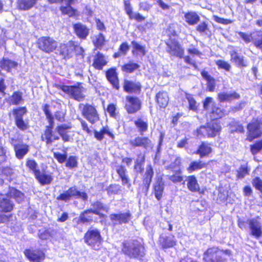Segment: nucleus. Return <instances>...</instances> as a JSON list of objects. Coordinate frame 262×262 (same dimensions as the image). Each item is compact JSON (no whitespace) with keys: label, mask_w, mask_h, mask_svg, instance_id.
<instances>
[{"label":"nucleus","mask_w":262,"mask_h":262,"mask_svg":"<svg viewBox=\"0 0 262 262\" xmlns=\"http://www.w3.org/2000/svg\"><path fill=\"white\" fill-rule=\"evenodd\" d=\"M14 208V204L8 198L0 199V224L9 222L13 216L11 212Z\"/></svg>","instance_id":"nucleus-11"},{"label":"nucleus","mask_w":262,"mask_h":262,"mask_svg":"<svg viewBox=\"0 0 262 262\" xmlns=\"http://www.w3.org/2000/svg\"><path fill=\"white\" fill-rule=\"evenodd\" d=\"M55 86L76 101H80L85 98V95L83 94V91L85 89L82 86V83L80 82H78L75 85H72L56 84Z\"/></svg>","instance_id":"nucleus-9"},{"label":"nucleus","mask_w":262,"mask_h":262,"mask_svg":"<svg viewBox=\"0 0 262 262\" xmlns=\"http://www.w3.org/2000/svg\"><path fill=\"white\" fill-rule=\"evenodd\" d=\"M132 45V53L134 55H140L144 56L146 53L145 47L139 43L135 40L131 42Z\"/></svg>","instance_id":"nucleus-49"},{"label":"nucleus","mask_w":262,"mask_h":262,"mask_svg":"<svg viewBox=\"0 0 262 262\" xmlns=\"http://www.w3.org/2000/svg\"><path fill=\"white\" fill-rule=\"evenodd\" d=\"M201 75L207 81V88L209 92H213L215 86V81L213 77H211L208 72L203 70L201 71Z\"/></svg>","instance_id":"nucleus-48"},{"label":"nucleus","mask_w":262,"mask_h":262,"mask_svg":"<svg viewBox=\"0 0 262 262\" xmlns=\"http://www.w3.org/2000/svg\"><path fill=\"white\" fill-rule=\"evenodd\" d=\"M26 258L30 262H41L45 259L46 254L40 248L26 249L24 251Z\"/></svg>","instance_id":"nucleus-17"},{"label":"nucleus","mask_w":262,"mask_h":262,"mask_svg":"<svg viewBox=\"0 0 262 262\" xmlns=\"http://www.w3.org/2000/svg\"><path fill=\"white\" fill-rule=\"evenodd\" d=\"M38 0H17V8L19 10H28L32 8Z\"/></svg>","instance_id":"nucleus-45"},{"label":"nucleus","mask_w":262,"mask_h":262,"mask_svg":"<svg viewBox=\"0 0 262 262\" xmlns=\"http://www.w3.org/2000/svg\"><path fill=\"white\" fill-rule=\"evenodd\" d=\"M165 44L166 51L170 56L183 58L186 63L192 66L195 69H198L196 62L189 55L184 56V50L177 40L169 39L165 42Z\"/></svg>","instance_id":"nucleus-4"},{"label":"nucleus","mask_w":262,"mask_h":262,"mask_svg":"<svg viewBox=\"0 0 262 262\" xmlns=\"http://www.w3.org/2000/svg\"><path fill=\"white\" fill-rule=\"evenodd\" d=\"M250 150L252 155L254 156L262 150V139L257 140L250 145Z\"/></svg>","instance_id":"nucleus-54"},{"label":"nucleus","mask_w":262,"mask_h":262,"mask_svg":"<svg viewBox=\"0 0 262 262\" xmlns=\"http://www.w3.org/2000/svg\"><path fill=\"white\" fill-rule=\"evenodd\" d=\"M164 188L165 186L163 185H153L152 193L157 201H161L163 196Z\"/></svg>","instance_id":"nucleus-52"},{"label":"nucleus","mask_w":262,"mask_h":262,"mask_svg":"<svg viewBox=\"0 0 262 262\" xmlns=\"http://www.w3.org/2000/svg\"><path fill=\"white\" fill-rule=\"evenodd\" d=\"M94 212L92 208H88L81 212L76 222L77 224H91L95 222Z\"/></svg>","instance_id":"nucleus-27"},{"label":"nucleus","mask_w":262,"mask_h":262,"mask_svg":"<svg viewBox=\"0 0 262 262\" xmlns=\"http://www.w3.org/2000/svg\"><path fill=\"white\" fill-rule=\"evenodd\" d=\"M72 126L70 124H60L56 126V130L58 134L59 138H61L63 142H69L71 141L72 137L68 134V130Z\"/></svg>","instance_id":"nucleus-30"},{"label":"nucleus","mask_w":262,"mask_h":262,"mask_svg":"<svg viewBox=\"0 0 262 262\" xmlns=\"http://www.w3.org/2000/svg\"><path fill=\"white\" fill-rule=\"evenodd\" d=\"M134 124L138 131L141 134L148 130V123L146 118L138 117L136 119L134 120Z\"/></svg>","instance_id":"nucleus-38"},{"label":"nucleus","mask_w":262,"mask_h":262,"mask_svg":"<svg viewBox=\"0 0 262 262\" xmlns=\"http://www.w3.org/2000/svg\"><path fill=\"white\" fill-rule=\"evenodd\" d=\"M185 98L188 102V108L189 110L193 111H196L198 110V105L196 101L193 98L192 95L190 94L186 93Z\"/></svg>","instance_id":"nucleus-57"},{"label":"nucleus","mask_w":262,"mask_h":262,"mask_svg":"<svg viewBox=\"0 0 262 262\" xmlns=\"http://www.w3.org/2000/svg\"><path fill=\"white\" fill-rule=\"evenodd\" d=\"M130 46L127 41H123L120 45L118 51L114 53L113 57L115 59L119 58L127 54L129 50Z\"/></svg>","instance_id":"nucleus-50"},{"label":"nucleus","mask_w":262,"mask_h":262,"mask_svg":"<svg viewBox=\"0 0 262 262\" xmlns=\"http://www.w3.org/2000/svg\"><path fill=\"white\" fill-rule=\"evenodd\" d=\"M129 145L133 148L142 147L147 149L153 147L151 140L147 136H137L129 141Z\"/></svg>","instance_id":"nucleus-20"},{"label":"nucleus","mask_w":262,"mask_h":262,"mask_svg":"<svg viewBox=\"0 0 262 262\" xmlns=\"http://www.w3.org/2000/svg\"><path fill=\"white\" fill-rule=\"evenodd\" d=\"M230 127L231 129V133H244L245 132L244 126L238 121H232L230 124Z\"/></svg>","instance_id":"nucleus-58"},{"label":"nucleus","mask_w":262,"mask_h":262,"mask_svg":"<svg viewBox=\"0 0 262 262\" xmlns=\"http://www.w3.org/2000/svg\"><path fill=\"white\" fill-rule=\"evenodd\" d=\"M213 163H216V161L212 159L209 160L207 162H205L200 160H193L189 163L186 170L188 173H192L203 168H207L209 164Z\"/></svg>","instance_id":"nucleus-26"},{"label":"nucleus","mask_w":262,"mask_h":262,"mask_svg":"<svg viewBox=\"0 0 262 262\" xmlns=\"http://www.w3.org/2000/svg\"><path fill=\"white\" fill-rule=\"evenodd\" d=\"M7 194L11 198H14L16 200L21 199L24 197L23 193L13 187H9Z\"/></svg>","instance_id":"nucleus-55"},{"label":"nucleus","mask_w":262,"mask_h":262,"mask_svg":"<svg viewBox=\"0 0 262 262\" xmlns=\"http://www.w3.org/2000/svg\"><path fill=\"white\" fill-rule=\"evenodd\" d=\"M123 4L125 13L130 20H135L137 22H143L145 20L146 17L139 12L134 13L133 6L129 0H124Z\"/></svg>","instance_id":"nucleus-22"},{"label":"nucleus","mask_w":262,"mask_h":262,"mask_svg":"<svg viewBox=\"0 0 262 262\" xmlns=\"http://www.w3.org/2000/svg\"><path fill=\"white\" fill-rule=\"evenodd\" d=\"M16 157L22 159L29 150V146L26 144H16L13 145Z\"/></svg>","instance_id":"nucleus-40"},{"label":"nucleus","mask_w":262,"mask_h":262,"mask_svg":"<svg viewBox=\"0 0 262 262\" xmlns=\"http://www.w3.org/2000/svg\"><path fill=\"white\" fill-rule=\"evenodd\" d=\"M212 152L211 143L206 141L201 142L194 151V154L199 155L201 158L208 157Z\"/></svg>","instance_id":"nucleus-25"},{"label":"nucleus","mask_w":262,"mask_h":262,"mask_svg":"<svg viewBox=\"0 0 262 262\" xmlns=\"http://www.w3.org/2000/svg\"><path fill=\"white\" fill-rule=\"evenodd\" d=\"M108 63L105 56L100 52H97L94 56L92 67L96 70H102Z\"/></svg>","instance_id":"nucleus-32"},{"label":"nucleus","mask_w":262,"mask_h":262,"mask_svg":"<svg viewBox=\"0 0 262 262\" xmlns=\"http://www.w3.org/2000/svg\"><path fill=\"white\" fill-rule=\"evenodd\" d=\"M93 133L94 137L100 141L103 139L104 135H107L112 140L115 138L114 134L107 125L102 126L99 131L95 130Z\"/></svg>","instance_id":"nucleus-35"},{"label":"nucleus","mask_w":262,"mask_h":262,"mask_svg":"<svg viewBox=\"0 0 262 262\" xmlns=\"http://www.w3.org/2000/svg\"><path fill=\"white\" fill-rule=\"evenodd\" d=\"M42 110L48 121V125L45 126L40 136V140L45 143L47 146L50 147L53 145L55 141L59 140V136L54 130L55 122L50 105L47 103L44 104L42 106Z\"/></svg>","instance_id":"nucleus-1"},{"label":"nucleus","mask_w":262,"mask_h":262,"mask_svg":"<svg viewBox=\"0 0 262 262\" xmlns=\"http://www.w3.org/2000/svg\"><path fill=\"white\" fill-rule=\"evenodd\" d=\"M122 86L124 92L128 94H139L142 88L140 82L128 79H123Z\"/></svg>","instance_id":"nucleus-21"},{"label":"nucleus","mask_w":262,"mask_h":262,"mask_svg":"<svg viewBox=\"0 0 262 262\" xmlns=\"http://www.w3.org/2000/svg\"><path fill=\"white\" fill-rule=\"evenodd\" d=\"M124 108L128 114H133L140 111L142 108V102L135 96L127 95L125 97Z\"/></svg>","instance_id":"nucleus-16"},{"label":"nucleus","mask_w":262,"mask_h":262,"mask_svg":"<svg viewBox=\"0 0 262 262\" xmlns=\"http://www.w3.org/2000/svg\"><path fill=\"white\" fill-rule=\"evenodd\" d=\"M219 69H223L226 71H229L231 68V65L226 61L223 60H217L215 62Z\"/></svg>","instance_id":"nucleus-63"},{"label":"nucleus","mask_w":262,"mask_h":262,"mask_svg":"<svg viewBox=\"0 0 262 262\" xmlns=\"http://www.w3.org/2000/svg\"><path fill=\"white\" fill-rule=\"evenodd\" d=\"M250 170V168L248 166L247 163L244 165H241L236 171V177L237 179H242L244 178L246 175L249 174Z\"/></svg>","instance_id":"nucleus-53"},{"label":"nucleus","mask_w":262,"mask_h":262,"mask_svg":"<svg viewBox=\"0 0 262 262\" xmlns=\"http://www.w3.org/2000/svg\"><path fill=\"white\" fill-rule=\"evenodd\" d=\"M185 22L189 25H196L200 19L199 15L195 12H187L184 14Z\"/></svg>","instance_id":"nucleus-47"},{"label":"nucleus","mask_w":262,"mask_h":262,"mask_svg":"<svg viewBox=\"0 0 262 262\" xmlns=\"http://www.w3.org/2000/svg\"><path fill=\"white\" fill-rule=\"evenodd\" d=\"M154 176V170L151 164H147L146 167L144 176L142 178L143 189L147 193L149 190L150 184Z\"/></svg>","instance_id":"nucleus-24"},{"label":"nucleus","mask_w":262,"mask_h":262,"mask_svg":"<svg viewBox=\"0 0 262 262\" xmlns=\"http://www.w3.org/2000/svg\"><path fill=\"white\" fill-rule=\"evenodd\" d=\"M74 0H67L66 5H61L59 9L62 15H68L69 17L77 18L79 16V11L72 6Z\"/></svg>","instance_id":"nucleus-28"},{"label":"nucleus","mask_w":262,"mask_h":262,"mask_svg":"<svg viewBox=\"0 0 262 262\" xmlns=\"http://www.w3.org/2000/svg\"><path fill=\"white\" fill-rule=\"evenodd\" d=\"M116 172L118 177L121 181L122 184L126 186L128 188L131 187L130 179L128 171L125 166L119 165L116 167Z\"/></svg>","instance_id":"nucleus-31"},{"label":"nucleus","mask_w":262,"mask_h":262,"mask_svg":"<svg viewBox=\"0 0 262 262\" xmlns=\"http://www.w3.org/2000/svg\"><path fill=\"white\" fill-rule=\"evenodd\" d=\"M18 63L16 61L8 58H3L0 60V67L7 72H10L12 69H16Z\"/></svg>","instance_id":"nucleus-43"},{"label":"nucleus","mask_w":262,"mask_h":262,"mask_svg":"<svg viewBox=\"0 0 262 262\" xmlns=\"http://www.w3.org/2000/svg\"><path fill=\"white\" fill-rule=\"evenodd\" d=\"M195 30L201 34L206 33L209 31L208 23L205 21L201 22L196 26Z\"/></svg>","instance_id":"nucleus-64"},{"label":"nucleus","mask_w":262,"mask_h":262,"mask_svg":"<svg viewBox=\"0 0 262 262\" xmlns=\"http://www.w3.org/2000/svg\"><path fill=\"white\" fill-rule=\"evenodd\" d=\"M78 119L80 122L82 130L89 135H92L93 133L92 128H93V127L92 126L89 125L86 121L83 120V119L78 118Z\"/></svg>","instance_id":"nucleus-61"},{"label":"nucleus","mask_w":262,"mask_h":262,"mask_svg":"<svg viewBox=\"0 0 262 262\" xmlns=\"http://www.w3.org/2000/svg\"><path fill=\"white\" fill-rule=\"evenodd\" d=\"M57 54L62 59L68 60L73 57L74 54L77 56H84V50L76 41L70 40L67 42L59 44L57 48Z\"/></svg>","instance_id":"nucleus-3"},{"label":"nucleus","mask_w":262,"mask_h":262,"mask_svg":"<svg viewBox=\"0 0 262 262\" xmlns=\"http://www.w3.org/2000/svg\"><path fill=\"white\" fill-rule=\"evenodd\" d=\"M68 191L70 194L71 198H75L77 199L80 198L84 201H85L88 199V195L85 192L80 191L78 190L76 186H73L70 187Z\"/></svg>","instance_id":"nucleus-51"},{"label":"nucleus","mask_w":262,"mask_h":262,"mask_svg":"<svg viewBox=\"0 0 262 262\" xmlns=\"http://www.w3.org/2000/svg\"><path fill=\"white\" fill-rule=\"evenodd\" d=\"M260 219L259 216H257L248 220L250 234L256 239L262 236V226Z\"/></svg>","instance_id":"nucleus-18"},{"label":"nucleus","mask_w":262,"mask_h":262,"mask_svg":"<svg viewBox=\"0 0 262 262\" xmlns=\"http://www.w3.org/2000/svg\"><path fill=\"white\" fill-rule=\"evenodd\" d=\"M160 245L163 249L174 247L177 244V241L174 235L161 237Z\"/></svg>","instance_id":"nucleus-39"},{"label":"nucleus","mask_w":262,"mask_h":262,"mask_svg":"<svg viewBox=\"0 0 262 262\" xmlns=\"http://www.w3.org/2000/svg\"><path fill=\"white\" fill-rule=\"evenodd\" d=\"M91 205L94 207V214L98 215L100 218H105L106 217V215L101 213V211L107 212L108 208L105 206L101 202L99 201H95Z\"/></svg>","instance_id":"nucleus-44"},{"label":"nucleus","mask_w":262,"mask_h":262,"mask_svg":"<svg viewBox=\"0 0 262 262\" xmlns=\"http://www.w3.org/2000/svg\"><path fill=\"white\" fill-rule=\"evenodd\" d=\"M187 187L191 192H198L199 194L203 195L205 193L206 188L201 189L198 183L197 178L194 174L186 177Z\"/></svg>","instance_id":"nucleus-23"},{"label":"nucleus","mask_w":262,"mask_h":262,"mask_svg":"<svg viewBox=\"0 0 262 262\" xmlns=\"http://www.w3.org/2000/svg\"><path fill=\"white\" fill-rule=\"evenodd\" d=\"M140 68V66L138 63L129 60L121 66V70L124 73L131 74L139 70Z\"/></svg>","instance_id":"nucleus-41"},{"label":"nucleus","mask_w":262,"mask_h":262,"mask_svg":"<svg viewBox=\"0 0 262 262\" xmlns=\"http://www.w3.org/2000/svg\"><path fill=\"white\" fill-rule=\"evenodd\" d=\"M7 101L11 105H19L24 101L23 93L19 91L13 92Z\"/></svg>","instance_id":"nucleus-42"},{"label":"nucleus","mask_w":262,"mask_h":262,"mask_svg":"<svg viewBox=\"0 0 262 262\" xmlns=\"http://www.w3.org/2000/svg\"><path fill=\"white\" fill-rule=\"evenodd\" d=\"M204 110L209 112L210 116L213 117V119L217 120L222 118L225 115V111L219 107L215 102H213V99L210 97H207L203 103Z\"/></svg>","instance_id":"nucleus-14"},{"label":"nucleus","mask_w":262,"mask_h":262,"mask_svg":"<svg viewBox=\"0 0 262 262\" xmlns=\"http://www.w3.org/2000/svg\"><path fill=\"white\" fill-rule=\"evenodd\" d=\"M12 114L14 118V122L16 126L20 130L25 131L29 128V125L27 121L23 119V116L28 112L26 106H19L13 108Z\"/></svg>","instance_id":"nucleus-13"},{"label":"nucleus","mask_w":262,"mask_h":262,"mask_svg":"<svg viewBox=\"0 0 262 262\" xmlns=\"http://www.w3.org/2000/svg\"><path fill=\"white\" fill-rule=\"evenodd\" d=\"M7 149L3 146L2 138L0 137V165L7 161Z\"/></svg>","instance_id":"nucleus-59"},{"label":"nucleus","mask_w":262,"mask_h":262,"mask_svg":"<svg viewBox=\"0 0 262 262\" xmlns=\"http://www.w3.org/2000/svg\"><path fill=\"white\" fill-rule=\"evenodd\" d=\"M26 167L32 172L35 179L41 185L50 184L53 181V176L44 172H41L37 162L34 159H27Z\"/></svg>","instance_id":"nucleus-7"},{"label":"nucleus","mask_w":262,"mask_h":262,"mask_svg":"<svg viewBox=\"0 0 262 262\" xmlns=\"http://www.w3.org/2000/svg\"><path fill=\"white\" fill-rule=\"evenodd\" d=\"M230 55L231 61L234 62L236 67L244 68L248 66L247 61L244 57L239 55L236 51L230 52Z\"/></svg>","instance_id":"nucleus-37"},{"label":"nucleus","mask_w":262,"mask_h":262,"mask_svg":"<svg viewBox=\"0 0 262 262\" xmlns=\"http://www.w3.org/2000/svg\"><path fill=\"white\" fill-rule=\"evenodd\" d=\"M110 220L115 224H128L132 220V215L129 211L123 213H112Z\"/></svg>","instance_id":"nucleus-29"},{"label":"nucleus","mask_w":262,"mask_h":262,"mask_svg":"<svg viewBox=\"0 0 262 262\" xmlns=\"http://www.w3.org/2000/svg\"><path fill=\"white\" fill-rule=\"evenodd\" d=\"M37 48L43 53L51 54L56 51L58 42L50 36H42L39 37L36 42Z\"/></svg>","instance_id":"nucleus-10"},{"label":"nucleus","mask_w":262,"mask_h":262,"mask_svg":"<svg viewBox=\"0 0 262 262\" xmlns=\"http://www.w3.org/2000/svg\"><path fill=\"white\" fill-rule=\"evenodd\" d=\"M65 166L69 169L76 168L78 166L77 157L74 156H70L66 161Z\"/></svg>","instance_id":"nucleus-56"},{"label":"nucleus","mask_w":262,"mask_h":262,"mask_svg":"<svg viewBox=\"0 0 262 262\" xmlns=\"http://www.w3.org/2000/svg\"><path fill=\"white\" fill-rule=\"evenodd\" d=\"M182 170L179 169L176 173L169 177V179L173 183H181L183 181V176L181 175Z\"/></svg>","instance_id":"nucleus-60"},{"label":"nucleus","mask_w":262,"mask_h":262,"mask_svg":"<svg viewBox=\"0 0 262 262\" xmlns=\"http://www.w3.org/2000/svg\"><path fill=\"white\" fill-rule=\"evenodd\" d=\"M157 105L160 108H165L169 103V96L165 91H160L156 93L155 97Z\"/></svg>","instance_id":"nucleus-33"},{"label":"nucleus","mask_w":262,"mask_h":262,"mask_svg":"<svg viewBox=\"0 0 262 262\" xmlns=\"http://www.w3.org/2000/svg\"><path fill=\"white\" fill-rule=\"evenodd\" d=\"M83 239L84 243L92 249L95 251L101 249L103 237L98 229H89L84 233Z\"/></svg>","instance_id":"nucleus-8"},{"label":"nucleus","mask_w":262,"mask_h":262,"mask_svg":"<svg viewBox=\"0 0 262 262\" xmlns=\"http://www.w3.org/2000/svg\"><path fill=\"white\" fill-rule=\"evenodd\" d=\"M66 111L59 110L56 111L53 116L57 122L63 123L66 121Z\"/></svg>","instance_id":"nucleus-62"},{"label":"nucleus","mask_w":262,"mask_h":262,"mask_svg":"<svg viewBox=\"0 0 262 262\" xmlns=\"http://www.w3.org/2000/svg\"><path fill=\"white\" fill-rule=\"evenodd\" d=\"M252 43L256 48L262 50V30H256L251 32Z\"/></svg>","instance_id":"nucleus-46"},{"label":"nucleus","mask_w":262,"mask_h":262,"mask_svg":"<svg viewBox=\"0 0 262 262\" xmlns=\"http://www.w3.org/2000/svg\"><path fill=\"white\" fill-rule=\"evenodd\" d=\"M224 254L230 256L231 251L229 249L221 250L217 247L213 246L208 248L204 252L203 259L204 262H227Z\"/></svg>","instance_id":"nucleus-6"},{"label":"nucleus","mask_w":262,"mask_h":262,"mask_svg":"<svg viewBox=\"0 0 262 262\" xmlns=\"http://www.w3.org/2000/svg\"><path fill=\"white\" fill-rule=\"evenodd\" d=\"M105 76L108 82L115 90L120 89L119 78L116 67H111L105 71Z\"/></svg>","instance_id":"nucleus-19"},{"label":"nucleus","mask_w":262,"mask_h":262,"mask_svg":"<svg viewBox=\"0 0 262 262\" xmlns=\"http://www.w3.org/2000/svg\"><path fill=\"white\" fill-rule=\"evenodd\" d=\"M261 121L258 118H253L247 125L246 140L252 142L262 136Z\"/></svg>","instance_id":"nucleus-12"},{"label":"nucleus","mask_w":262,"mask_h":262,"mask_svg":"<svg viewBox=\"0 0 262 262\" xmlns=\"http://www.w3.org/2000/svg\"><path fill=\"white\" fill-rule=\"evenodd\" d=\"M146 162V156L144 154H137L134 161V170L137 173H142L144 170V166Z\"/></svg>","instance_id":"nucleus-36"},{"label":"nucleus","mask_w":262,"mask_h":262,"mask_svg":"<svg viewBox=\"0 0 262 262\" xmlns=\"http://www.w3.org/2000/svg\"><path fill=\"white\" fill-rule=\"evenodd\" d=\"M74 33L81 39H85L89 33V29L87 27L80 23L73 24Z\"/></svg>","instance_id":"nucleus-34"},{"label":"nucleus","mask_w":262,"mask_h":262,"mask_svg":"<svg viewBox=\"0 0 262 262\" xmlns=\"http://www.w3.org/2000/svg\"><path fill=\"white\" fill-rule=\"evenodd\" d=\"M121 252L130 258L142 259L145 255V246L143 238L124 241Z\"/></svg>","instance_id":"nucleus-2"},{"label":"nucleus","mask_w":262,"mask_h":262,"mask_svg":"<svg viewBox=\"0 0 262 262\" xmlns=\"http://www.w3.org/2000/svg\"><path fill=\"white\" fill-rule=\"evenodd\" d=\"M82 106L81 114L82 116L92 124H94L100 120V116L95 105L90 103L80 104Z\"/></svg>","instance_id":"nucleus-15"},{"label":"nucleus","mask_w":262,"mask_h":262,"mask_svg":"<svg viewBox=\"0 0 262 262\" xmlns=\"http://www.w3.org/2000/svg\"><path fill=\"white\" fill-rule=\"evenodd\" d=\"M222 130L220 122L212 119L205 125H201L195 130L194 134L198 138H214L219 135Z\"/></svg>","instance_id":"nucleus-5"}]
</instances>
